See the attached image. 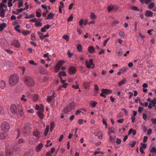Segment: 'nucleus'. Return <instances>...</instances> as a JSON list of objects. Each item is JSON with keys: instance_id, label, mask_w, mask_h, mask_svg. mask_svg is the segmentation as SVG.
<instances>
[{"instance_id": "obj_55", "label": "nucleus", "mask_w": 156, "mask_h": 156, "mask_svg": "<svg viewBox=\"0 0 156 156\" xmlns=\"http://www.w3.org/2000/svg\"><path fill=\"white\" fill-rule=\"evenodd\" d=\"M60 68L58 67H57L56 66H55V73L57 72L58 71H59V70L60 69Z\"/></svg>"}, {"instance_id": "obj_19", "label": "nucleus", "mask_w": 156, "mask_h": 156, "mask_svg": "<svg viewBox=\"0 0 156 156\" xmlns=\"http://www.w3.org/2000/svg\"><path fill=\"white\" fill-rule=\"evenodd\" d=\"M94 48L92 46H90L88 48V51L90 53H92L94 51Z\"/></svg>"}, {"instance_id": "obj_64", "label": "nucleus", "mask_w": 156, "mask_h": 156, "mask_svg": "<svg viewBox=\"0 0 156 156\" xmlns=\"http://www.w3.org/2000/svg\"><path fill=\"white\" fill-rule=\"evenodd\" d=\"M67 54L68 55L69 57V58L71 57L73 55V53H70L69 51V50L68 51Z\"/></svg>"}, {"instance_id": "obj_29", "label": "nucleus", "mask_w": 156, "mask_h": 156, "mask_svg": "<svg viewBox=\"0 0 156 156\" xmlns=\"http://www.w3.org/2000/svg\"><path fill=\"white\" fill-rule=\"evenodd\" d=\"M63 63V61L62 60H60L59 61L58 63L56 64V66L60 68L61 66Z\"/></svg>"}, {"instance_id": "obj_41", "label": "nucleus", "mask_w": 156, "mask_h": 156, "mask_svg": "<svg viewBox=\"0 0 156 156\" xmlns=\"http://www.w3.org/2000/svg\"><path fill=\"white\" fill-rule=\"evenodd\" d=\"M55 127V124L54 123L52 122L50 124V130L51 131H52L53 129Z\"/></svg>"}, {"instance_id": "obj_51", "label": "nucleus", "mask_w": 156, "mask_h": 156, "mask_svg": "<svg viewBox=\"0 0 156 156\" xmlns=\"http://www.w3.org/2000/svg\"><path fill=\"white\" fill-rule=\"evenodd\" d=\"M150 152L151 153L153 152V153H156V148L154 147H152L151 150Z\"/></svg>"}, {"instance_id": "obj_11", "label": "nucleus", "mask_w": 156, "mask_h": 156, "mask_svg": "<svg viewBox=\"0 0 156 156\" xmlns=\"http://www.w3.org/2000/svg\"><path fill=\"white\" fill-rule=\"evenodd\" d=\"M12 44L16 48H19L20 46L19 42L18 40H17L14 41L12 43Z\"/></svg>"}, {"instance_id": "obj_20", "label": "nucleus", "mask_w": 156, "mask_h": 156, "mask_svg": "<svg viewBox=\"0 0 156 156\" xmlns=\"http://www.w3.org/2000/svg\"><path fill=\"white\" fill-rule=\"evenodd\" d=\"M6 24L5 23H3L0 24V31H2L4 28L6 27Z\"/></svg>"}, {"instance_id": "obj_38", "label": "nucleus", "mask_w": 156, "mask_h": 156, "mask_svg": "<svg viewBox=\"0 0 156 156\" xmlns=\"http://www.w3.org/2000/svg\"><path fill=\"white\" fill-rule=\"evenodd\" d=\"M97 136L98 138L100 139H102V133L100 132H98L97 133Z\"/></svg>"}, {"instance_id": "obj_25", "label": "nucleus", "mask_w": 156, "mask_h": 156, "mask_svg": "<svg viewBox=\"0 0 156 156\" xmlns=\"http://www.w3.org/2000/svg\"><path fill=\"white\" fill-rule=\"evenodd\" d=\"M126 82L127 80L125 78H124L119 82V85L121 86L124 84L126 83Z\"/></svg>"}, {"instance_id": "obj_58", "label": "nucleus", "mask_w": 156, "mask_h": 156, "mask_svg": "<svg viewBox=\"0 0 156 156\" xmlns=\"http://www.w3.org/2000/svg\"><path fill=\"white\" fill-rule=\"evenodd\" d=\"M140 153L141 154H142L144 153V151L143 150V148H142V146H140Z\"/></svg>"}, {"instance_id": "obj_61", "label": "nucleus", "mask_w": 156, "mask_h": 156, "mask_svg": "<svg viewBox=\"0 0 156 156\" xmlns=\"http://www.w3.org/2000/svg\"><path fill=\"white\" fill-rule=\"evenodd\" d=\"M30 33V32L29 31H26L23 32V34L25 35H27Z\"/></svg>"}, {"instance_id": "obj_28", "label": "nucleus", "mask_w": 156, "mask_h": 156, "mask_svg": "<svg viewBox=\"0 0 156 156\" xmlns=\"http://www.w3.org/2000/svg\"><path fill=\"white\" fill-rule=\"evenodd\" d=\"M108 130L112 133H114L116 131L115 128L113 127H111L109 128Z\"/></svg>"}, {"instance_id": "obj_3", "label": "nucleus", "mask_w": 156, "mask_h": 156, "mask_svg": "<svg viewBox=\"0 0 156 156\" xmlns=\"http://www.w3.org/2000/svg\"><path fill=\"white\" fill-rule=\"evenodd\" d=\"M75 106V105L73 102L71 103L64 108V113H67L68 112L71 111L74 109Z\"/></svg>"}, {"instance_id": "obj_45", "label": "nucleus", "mask_w": 156, "mask_h": 156, "mask_svg": "<svg viewBox=\"0 0 156 156\" xmlns=\"http://www.w3.org/2000/svg\"><path fill=\"white\" fill-rule=\"evenodd\" d=\"M24 156H33V155L32 153L27 152L25 153Z\"/></svg>"}, {"instance_id": "obj_6", "label": "nucleus", "mask_w": 156, "mask_h": 156, "mask_svg": "<svg viewBox=\"0 0 156 156\" xmlns=\"http://www.w3.org/2000/svg\"><path fill=\"white\" fill-rule=\"evenodd\" d=\"M85 63L87 67L88 68H93L94 65L93 63V60L92 59L89 60V61L86 60Z\"/></svg>"}, {"instance_id": "obj_30", "label": "nucleus", "mask_w": 156, "mask_h": 156, "mask_svg": "<svg viewBox=\"0 0 156 156\" xmlns=\"http://www.w3.org/2000/svg\"><path fill=\"white\" fill-rule=\"evenodd\" d=\"M35 25L37 27H41L42 26V23L40 22H38L37 20L35 24Z\"/></svg>"}, {"instance_id": "obj_59", "label": "nucleus", "mask_w": 156, "mask_h": 156, "mask_svg": "<svg viewBox=\"0 0 156 156\" xmlns=\"http://www.w3.org/2000/svg\"><path fill=\"white\" fill-rule=\"evenodd\" d=\"M143 118L144 120H146L147 119V116L146 114L145 113H144L143 114Z\"/></svg>"}, {"instance_id": "obj_54", "label": "nucleus", "mask_w": 156, "mask_h": 156, "mask_svg": "<svg viewBox=\"0 0 156 156\" xmlns=\"http://www.w3.org/2000/svg\"><path fill=\"white\" fill-rule=\"evenodd\" d=\"M23 3L21 2H20L18 3V6L19 8H20L22 7L23 5Z\"/></svg>"}, {"instance_id": "obj_60", "label": "nucleus", "mask_w": 156, "mask_h": 156, "mask_svg": "<svg viewBox=\"0 0 156 156\" xmlns=\"http://www.w3.org/2000/svg\"><path fill=\"white\" fill-rule=\"evenodd\" d=\"M136 144V142L135 141H133L132 142V143L131 144L130 146L132 148H133L134 147Z\"/></svg>"}, {"instance_id": "obj_4", "label": "nucleus", "mask_w": 156, "mask_h": 156, "mask_svg": "<svg viewBox=\"0 0 156 156\" xmlns=\"http://www.w3.org/2000/svg\"><path fill=\"white\" fill-rule=\"evenodd\" d=\"M1 129L3 131L7 132L10 129L9 124L7 122H3L1 125Z\"/></svg>"}, {"instance_id": "obj_36", "label": "nucleus", "mask_w": 156, "mask_h": 156, "mask_svg": "<svg viewBox=\"0 0 156 156\" xmlns=\"http://www.w3.org/2000/svg\"><path fill=\"white\" fill-rule=\"evenodd\" d=\"M91 18L92 20L96 19V16L94 12H91L90 15Z\"/></svg>"}, {"instance_id": "obj_53", "label": "nucleus", "mask_w": 156, "mask_h": 156, "mask_svg": "<svg viewBox=\"0 0 156 156\" xmlns=\"http://www.w3.org/2000/svg\"><path fill=\"white\" fill-rule=\"evenodd\" d=\"M29 63L31 65H37V63H35L32 60H30L29 61Z\"/></svg>"}, {"instance_id": "obj_24", "label": "nucleus", "mask_w": 156, "mask_h": 156, "mask_svg": "<svg viewBox=\"0 0 156 156\" xmlns=\"http://www.w3.org/2000/svg\"><path fill=\"white\" fill-rule=\"evenodd\" d=\"M140 1L142 4L145 3L146 5L151 2V0H140Z\"/></svg>"}, {"instance_id": "obj_32", "label": "nucleus", "mask_w": 156, "mask_h": 156, "mask_svg": "<svg viewBox=\"0 0 156 156\" xmlns=\"http://www.w3.org/2000/svg\"><path fill=\"white\" fill-rule=\"evenodd\" d=\"M77 50L80 52H81L82 51V47L81 45L80 44H78L77 47Z\"/></svg>"}, {"instance_id": "obj_8", "label": "nucleus", "mask_w": 156, "mask_h": 156, "mask_svg": "<svg viewBox=\"0 0 156 156\" xmlns=\"http://www.w3.org/2000/svg\"><path fill=\"white\" fill-rule=\"evenodd\" d=\"M31 129L30 125L29 124H27L25 125L23 130V132L24 133H26L27 131H29Z\"/></svg>"}, {"instance_id": "obj_22", "label": "nucleus", "mask_w": 156, "mask_h": 156, "mask_svg": "<svg viewBox=\"0 0 156 156\" xmlns=\"http://www.w3.org/2000/svg\"><path fill=\"white\" fill-rule=\"evenodd\" d=\"M6 83L3 80H2L0 81V87L1 88H5L6 87Z\"/></svg>"}, {"instance_id": "obj_23", "label": "nucleus", "mask_w": 156, "mask_h": 156, "mask_svg": "<svg viewBox=\"0 0 156 156\" xmlns=\"http://www.w3.org/2000/svg\"><path fill=\"white\" fill-rule=\"evenodd\" d=\"M6 154V156H12L13 152L11 151H6L5 153Z\"/></svg>"}, {"instance_id": "obj_35", "label": "nucleus", "mask_w": 156, "mask_h": 156, "mask_svg": "<svg viewBox=\"0 0 156 156\" xmlns=\"http://www.w3.org/2000/svg\"><path fill=\"white\" fill-rule=\"evenodd\" d=\"M38 96L37 95H33V99L34 102H36L38 98Z\"/></svg>"}, {"instance_id": "obj_42", "label": "nucleus", "mask_w": 156, "mask_h": 156, "mask_svg": "<svg viewBox=\"0 0 156 156\" xmlns=\"http://www.w3.org/2000/svg\"><path fill=\"white\" fill-rule=\"evenodd\" d=\"M150 103L152 104L153 106H154L156 104V98H154L153 100H151Z\"/></svg>"}, {"instance_id": "obj_27", "label": "nucleus", "mask_w": 156, "mask_h": 156, "mask_svg": "<svg viewBox=\"0 0 156 156\" xmlns=\"http://www.w3.org/2000/svg\"><path fill=\"white\" fill-rule=\"evenodd\" d=\"M49 126H47L45 129L44 132V135L45 136H47L48 132L49 130Z\"/></svg>"}, {"instance_id": "obj_2", "label": "nucleus", "mask_w": 156, "mask_h": 156, "mask_svg": "<svg viewBox=\"0 0 156 156\" xmlns=\"http://www.w3.org/2000/svg\"><path fill=\"white\" fill-rule=\"evenodd\" d=\"M19 80L18 77L17 75L14 74H12L9 78V82L11 86L15 85L18 82Z\"/></svg>"}, {"instance_id": "obj_44", "label": "nucleus", "mask_w": 156, "mask_h": 156, "mask_svg": "<svg viewBox=\"0 0 156 156\" xmlns=\"http://www.w3.org/2000/svg\"><path fill=\"white\" fill-rule=\"evenodd\" d=\"M119 34L120 36L122 37L123 38H124L125 37L124 33L122 31H120Z\"/></svg>"}, {"instance_id": "obj_15", "label": "nucleus", "mask_w": 156, "mask_h": 156, "mask_svg": "<svg viewBox=\"0 0 156 156\" xmlns=\"http://www.w3.org/2000/svg\"><path fill=\"white\" fill-rule=\"evenodd\" d=\"M145 16L147 17H151L153 15V12L151 11L147 10L145 13Z\"/></svg>"}, {"instance_id": "obj_7", "label": "nucleus", "mask_w": 156, "mask_h": 156, "mask_svg": "<svg viewBox=\"0 0 156 156\" xmlns=\"http://www.w3.org/2000/svg\"><path fill=\"white\" fill-rule=\"evenodd\" d=\"M10 110L13 114H16L17 113V108L16 105L15 104H12L11 105Z\"/></svg>"}, {"instance_id": "obj_37", "label": "nucleus", "mask_w": 156, "mask_h": 156, "mask_svg": "<svg viewBox=\"0 0 156 156\" xmlns=\"http://www.w3.org/2000/svg\"><path fill=\"white\" fill-rule=\"evenodd\" d=\"M128 67H123L122 69H120V71L122 73H124L126 71Z\"/></svg>"}, {"instance_id": "obj_34", "label": "nucleus", "mask_w": 156, "mask_h": 156, "mask_svg": "<svg viewBox=\"0 0 156 156\" xmlns=\"http://www.w3.org/2000/svg\"><path fill=\"white\" fill-rule=\"evenodd\" d=\"M115 136H110V138L109 139V141L113 143V142L115 141Z\"/></svg>"}, {"instance_id": "obj_31", "label": "nucleus", "mask_w": 156, "mask_h": 156, "mask_svg": "<svg viewBox=\"0 0 156 156\" xmlns=\"http://www.w3.org/2000/svg\"><path fill=\"white\" fill-rule=\"evenodd\" d=\"M29 5H27V7H25L23 9V8H20L18 10V12H19L20 13L22 12L23 10H25L26 9H27L28 8Z\"/></svg>"}, {"instance_id": "obj_9", "label": "nucleus", "mask_w": 156, "mask_h": 156, "mask_svg": "<svg viewBox=\"0 0 156 156\" xmlns=\"http://www.w3.org/2000/svg\"><path fill=\"white\" fill-rule=\"evenodd\" d=\"M69 72L70 74H74L76 72V69L74 66H70L69 68Z\"/></svg>"}, {"instance_id": "obj_26", "label": "nucleus", "mask_w": 156, "mask_h": 156, "mask_svg": "<svg viewBox=\"0 0 156 156\" xmlns=\"http://www.w3.org/2000/svg\"><path fill=\"white\" fill-rule=\"evenodd\" d=\"M97 103V102L96 101H92L90 102V104L91 106L92 107H94L96 106Z\"/></svg>"}, {"instance_id": "obj_5", "label": "nucleus", "mask_w": 156, "mask_h": 156, "mask_svg": "<svg viewBox=\"0 0 156 156\" xmlns=\"http://www.w3.org/2000/svg\"><path fill=\"white\" fill-rule=\"evenodd\" d=\"M112 92V91L110 90L103 88L101 90V93L100 94V95L105 98L106 97L105 94H110Z\"/></svg>"}, {"instance_id": "obj_16", "label": "nucleus", "mask_w": 156, "mask_h": 156, "mask_svg": "<svg viewBox=\"0 0 156 156\" xmlns=\"http://www.w3.org/2000/svg\"><path fill=\"white\" fill-rule=\"evenodd\" d=\"M55 93L54 92L52 93V95L51 96H49L47 98V100L48 102H50L51 101L54 97Z\"/></svg>"}, {"instance_id": "obj_18", "label": "nucleus", "mask_w": 156, "mask_h": 156, "mask_svg": "<svg viewBox=\"0 0 156 156\" xmlns=\"http://www.w3.org/2000/svg\"><path fill=\"white\" fill-rule=\"evenodd\" d=\"M5 10L4 9H2L0 11V16L2 18L5 17Z\"/></svg>"}, {"instance_id": "obj_1", "label": "nucleus", "mask_w": 156, "mask_h": 156, "mask_svg": "<svg viewBox=\"0 0 156 156\" xmlns=\"http://www.w3.org/2000/svg\"><path fill=\"white\" fill-rule=\"evenodd\" d=\"M23 80L25 84L28 87H33L35 84L33 79L30 76H25L23 79Z\"/></svg>"}, {"instance_id": "obj_13", "label": "nucleus", "mask_w": 156, "mask_h": 156, "mask_svg": "<svg viewBox=\"0 0 156 156\" xmlns=\"http://www.w3.org/2000/svg\"><path fill=\"white\" fill-rule=\"evenodd\" d=\"M39 134V132L37 129L34 130L33 132V135L37 137L38 139H39L40 137Z\"/></svg>"}, {"instance_id": "obj_52", "label": "nucleus", "mask_w": 156, "mask_h": 156, "mask_svg": "<svg viewBox=\"0 0 156 156\" xmlns=\"http://www.w3.org/2000/svg\"><path fill=\"white\" fill-rule=\"evenodd\" d=\"M108 12H110L113 9V6H108Z\"/></svg>"}, {"instance_id": "obj_63", "label": "nucleus", "mask_w": 156, "mask_h": 156, "mask_svg": "<svg viewBox=\"0 0 156 156\" xmlns=\"http://www.w3.org/2000/svg\"><path fill=\"white\" fill-rule=\"evenodd\" d=\"M50 27H51V25H49L48 24H47V25H44V28L46 30H48V29L50 28Z\"/></svg>"}, {"instance_id": "obj_50", "label": "nucleus", "mask_w": 156, "mask_h": 156, "mask_svg": "<svg viewBox=\"0 0 156 156\" xmlns=\"http://www.w3.org/2000/svg\"><path fill=\"white\" fill-rule=\"evenodd\" d=\"M121 140L119 138H117L116 143L117 144H119L121 143Z\"/></svg>"}, {"instance_id": "obj_46", "label": "nucleus", "mask_w": 156, "mask_h": 156, "mask_svg": "<svg viewBox=\"0 0 156 156\" xmlns=\"http://www.w3.org/2000/svg\"><path fill=\"white\" fill-rule=\"evenodd\" d=\"M73 14H72L68 18L67 20V22H69L70 21H71L73 20Z\"/></svg>"}, {"instance_id": "obj_56", "label": "nucleus", "mask_w": 156, "mask_h": 156, "mask_svg": "<svg viewBox=\"0 0 156 156\" xmlns=\"http://www.w3.org/2000/svg\"><path fill=\"white\" fill-rule=\"evenodd\" d=\"M110 39L109 38H108L106 39L104 42L103 43V46H105L107 42Z\"/></svg>"}, {"instance_id": "obj_12", "label": "nucleus", "mask_w": 156, "mask_h": 156, "mask_svg": "<svg viewBox=\"0 0 156 156\" xmlns=\"http://www.w3.org/2000/svg\"><path fill=\"white\" fill-rule=\"evenodd\" d=\"M44 111H38L37 112V115L41 119H42L44 118Z\"/></svg>"}, {"instance_id": "obj_48", "label": "nucleus", "mask_w": 156, "mask_h": 156, "mask_svg": "<svg viewBox=\"0 0 156 156\" xmlns=\"http://www.w3.org/2000/svg\"><path fill=\"white\" fill-rule=\"evenodd\" d=\"M63 38L67 41L69 40V37L67 35L63 36Z\"/></svg>"}, {"instance_id": "obj_21", "label": "nucleus", "mask_w": 156, "mask_h": 156, "mask_svg": "<svg viewBox=\"0 0 156 156\" xmlns=\"http://www.w3.org/2000/svg\"><path fill=\"white\" fill-rule=\"evenodd\" d=\"M55 14L51 12L48 14L47 16V20L51 19L53 16H54Z\"/></svg>"}, {"instance_id": "obj_39", "label": "nucleus", "mask_w": 156, "mask_h": 156, "mask_svg": "<svg viewBox=\"0 0 156 156\" xmlns=\"http://www.w3.org/2000/svg\"><path fill=\"white\" fill-rule=\"evenodd\" d=\"M154 6V4L153 2H151L148 5L149 9H151L153 8Z\"/></svg>"}, {"instance_id": "obj_49", "label": "nucleus", "mask_w": 156, "mask_h": 156, "mask_svg": "<svg viewBox=\"0 0 156 156\" xmlns=\"http://www.w3.org/2000/svg\"><path fill=\"white\" fill-rule=\"evenodd\" d=\"M34 15H33L32 14H30V15H28V16H26L25 17V18L26 19H28L30 18H33L34 17Z\"/></svg>"}, {"instance_id": "obj_47", "label": "nucleus", "mask_w": 156, "mask_h": 156, "mask_svg": "<svg viewBox=\"0 0 156 156\" xmlns=\"http://www.w3.org/2000/svg\"><path fill=\"white\" fill-rule=\"evenodd\" d=\"M44 108L43 105L41 104L39 106V111H44Z\"/></svg>"}, {"instance_id": "obj_33", "label": "nucleus", "mask_w": 156, "mask_h": 156, "mask_svg": "<svg viewBox=\"0 0 156 156\" xmlns=\"http://www.w3.org/2000/svg\"><path fill=\"white\" fill-rule=\"evenodd\" d=\"M66 76V73L64 71L60 72L58 74V76Z\"/></svg>"}, {"instance_id": "obj_57", "label": "nucleus", "mask_w": 156, "mask_h": 156, "mask_svg": "<svg viewBox=\"0 0 156 156\" xmlns=\"http://www.w3.org/2000/svg\"><path fill=\"white\" fill-rule=\"evenodd\" d=\"M131 9L132 10H133L135 11H138L139 10L138 9V8L135 6H133L131 8Z\"/></svg>"}, {"instance_id": "obj_17", "label": "nucleus", "mask_w": 156, "mask_h": 156, "mask_svg": "<svg viewBox=\"0 0 156 156\" xmlns=\"http://www.w3.org/2000/svg\"><path fill=\"white\" fill-rule=\"evenodd\" d=\"M18 112L20 115L21 116H22L23 115V109L21 106L20 105L19 106V108L18 109Z\"/></svg>"}, {"instance_id": "obj_40", "label": "nucleus", "mask_w": 156, "mask_h": 156, "mask_svg": "<svg viewBox=\"0 0 156 156\" xmlns=\"http://www.w3.org/2000/svg\"><path fill=\"white\" fill-rule=\"evenodd\" d=\"M38 34L41 39L42 40L44 39L43 34L42 33L40 32H38Z\"/></svg>"}, {"instance_id": "obj_14", "label": "nucleus", "mask_w": 156, "mask_h": 156, "mask_svg": "<svg viewBox=\"0 0 156 156\" xmlns=\"http://www.w3.org/2000/svg\"><path fill=\"white\" fill-rule=\"evenodd\" d=\"M43 144L40 143L36 147V151L37 152L39 151L41 148L43 147Z\"/></svg>"}, {"instance_id": "obj_43", "label": "nucleus", "mask_w": 156, "mask_h": 156, "mask_svg": "<svg viewBox=\"0 0 156 156\" xmlns=\"http://www.w3.org/2000/svg\"><path fill=\"white\" fill-rule=\"evenodd\" d=\"M20 25H17L15 27V29L17 31L19 32H20V29H19V28H20Z\"/></svg>"}, {"instance_id": "obj_10", "label": "nucleus", "mask_w": 156, "mask_h": 156, "mask_svg": "<svg viewBox=\"0 0 156 156\" xmlns=\"http://www.w3.org/2000/svg\"><path fill=\"white\" fill-rule=\"evenodd\" d=\"M8 136L7 134L3 132H0V138L4 140L7 138Z\"/></svg>"}, {"instance_id": "obj_62", "label": "nucleus", "mask_w": 156, "mask_h": 156, "mask_svg": "<svg viewBox=\"0 0 156 156\" xmlns=\"http://www.w3.org/2000/svg\"><path fill=\"white\" fill-rule=\"evenodd\" d=\"M5 51L7 52L9 54H12L13 53V52L12 51L10 50H9L8 49H5Z\"/></svg>"}]
</instances>
